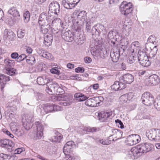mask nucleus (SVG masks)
<instances>
[{"label":"nucleus","mask_w":160,"mask_h":160,"mask_svg":"<svg viewBox=\"0 0 160 160\" xmlns=\"http://www.w3.org/2000/svg\"><path fill=\"white\" fill-rule=\"evenodd\" d=\"M62 138V135L58 133L57 135L53 136L52 138V141L56 142H59Z\"/></svg>","instance_id":"obj_49"},{"label":"nucleus","mask_w":160,"mask_h":160,"mask_svg":"<svg viewBox=\"0 0 160 160\" xmlns=\"http://www.w3.org/2000/svg\"><path fill=\"white\" fill-rule=\"evenodd\" d=\"M91 53L93 56L97 57L99 56L101 58H104L108 56V52L107 49L104 48H102L99 51L97 50L93 52H91Z\"/></svg>","instance_id":"obj_12"},{"label":"nucleus","mask_w":160,"mask_h":160,"mask_svg":"<svg viewBox=\"0 0 160 160\" xmlns=\"http://www.w3.org/2000/svg\"><path fill=\"white\" fill-rule=\"evenodd\" d=\"M62 37L63 39L67 42H70L73 40V35L70 31L65 32L62 34Z\"/></svg>","instance_id":"obj_21"},{"label":"nucleus","mask_w":160,"mask_h":160,"mask_svg":"<svg viewBox=\"0 0 160 160\" xmlns=\"http://www.w3.org/2000/svg\"><path fill=\"white\" fill-rule=\"evenodd\" d=\"M51 26L52 27L54 26H59L63 29L67 28L66 23H64L59 18H56L52 20Z\"/></svg>","instance_id":"obj_16"},{"label":"nucleus","mask_w":160,"mask_h":160,"mask_svg":"<svg viewBox=\"0 0 160 160\" xmlns=\"http://www.w3.org/2000/svg\"><path fill=\"white\" fill-rule=\"evenodd\" d=\"M41 26V30L42 32L43 33H47L48 31L50 28L52 30L54 29L53 28L50 26V25H49L48 24H47V25L42 24V25H40Z\"/></svg>","instance_id":"obj_36"},{"label":"nucleus","mask_w":160,"mask_h":160,"mask_svg":"<svg viewBox=\"0 0 160 160\" xmlns=\"http://www.w3.org/2000/svg\"><path fill=\"white\" fill-rule=\"evenodd\" d=\"M126 87L125 84L121 82L115 81L114 84L111 86V88L114 90H120L123 89Z\"/></svg>","instance_id":"obj_18"},{"label":"nucleus","mask_w":160,"mask_h":160,"mask_svg":"<svg viewBox=\"0 0 160 160\" xmlns=\"http://www.w3.org/2000/svg\"><path fill=\"white\" fill-rule=\"evenodd\" d=\"M15 34L10 30L6 29L3 33V38L4 40H9L12 41L14 40Z\"/></svg>","instance_id":"obj_14"},{"label":"nucleus","mask_w":160,"mask_h":160,"mask_svg":"<svg viewBox=\"0 0 160 160\" xmlns=\"http://www.w3.org/2000/svg\"><path fill=\"white\" fill-rule=\"evenodd\" d=\"M148 84L150 85H155L160 82V79L158 75L153 74L150 76L148 78Z\"/></svg>","instance_id":"obj_19"},{"label":"nucleus","mask_w":160,"mask_h":160,"mask_svg":"<svg viewBox=\"0 0 160 160\" xmlns=\"http://www.w3.org/2000/svg\"><path fill=\"white\" fill-rule=\"evenodd\" d=\"M138 151L137 146L132 148L128 152V157L132 159L137 158L139 156V153Z\"/></svg>","instance_id":"obj_13"},{"label":"nucleus","mask_w":160,"mask_h":160,"mask_svg":"<svg viewBox=\"0 0 160 160\" xmlns=\"http://www.w3.org/2000/svg\"><path fill=\"white\" fill-rule=\"evenodd\" d=\"M112 114V112L110 110L102 111L98 113V119L101 122H106Z\"/></svg>","instance_id":"obj_10"},{"label":"nucleus","mask_w":160,"mask_h":160,"mask_svg":"<svg viewBox=\"0 0 160 160\" xmlns=\"http://www.w3.org/2000/svg\"><path fill=\"white\" fill-rule=\"evenodd\" d=\"M10 157L8 155L3 153L0 154V160H7Z\"/></svg>","instance_id":"obj_56"},{"label":"nucleus","mask_w":160,"mask_h":160,"mask_svg":"<svg viewBox=\"0 0 160 160\" xmlns=\"http://www.w3.org/2000/svg\"><path fill=\"white\" fill-rule=\"evenodd\" d=\"M56 98L58 101L62 102L72 101V97L69 96H65L61 95L57 96Z\"/></svg>","instance_id":"obj_31"},{"label":"nucleus","mask_w":160,"mask_h":160,"mask_svg":"<svg viewBox=\"0 0 160 160\" xmlns=\"http://www.w3.org/2000/svg\"><path fill=\"white\" fill-rule=\"evenodd\" d=\"M74 146V142L72 141H69L65 144L63 148V152L65 154L66 152L69 153L72 152V149Z\"/></svg>","instance_id":"obj_17"},{"label":"nucleus","mask_w":160,"mask_h":160,"mask_svg":"<svg viewBox=\"0 0 160 160\" xmlns=\"http://www.w3.org/2000/svg\"><path fill=\"white\" fill-rule=\"evenodd\" d=\"M9 80V77H6L3 74L0 75V83L1 89L4 88V85L6 84V82Z\"/></svg>","instance_id":"obj_34"},{"label":"nucleus","mask_w":160,"mask_h":160,"mask_svg":"<svg viewBox=\"0 0 160 160\" xmlns=\"http://www.w3.org/2000/svg\"><path fill=\"white\" fill-rule=\"evenodd\" d=\"M34 127V138L36 139H40L43 135V127L39 122H36Z\"/></svg>","instance_id":"obj_6"},{"label":"nucleus","mask_w":160,"mask_h":160,"mask_svg":"<svg viewBox=\"0 0 160 160\" xmlns=\"http://www.w3.org/2000/svg\"><path fill=\"white\" fill-rule=\"evenodd\" d=\"M41 56L42 57L49 60H52L53 58V57L52 55L51 54L47 52H43Z\"/></svg>","instance_id":"obj_45"},{"label":"nucleus","mask_w":160,"mask_h":160,"mask_svg":"<svg viewBox=\"0 0 160 160\" xmlns=\"http://www.w3.org/2000/svg\"><path fill=\"white\" fill-rule=\"evenodd\" d=\"M62 5L65 8L68 9H72L74 7V5L70 0H63Z\"/></svg>","instance_id":"obj_32"},{"label":"nucleus","mask_w":160,"mask_h":160,"mask_svg":"<svg viewBox=\"0 0 160 160\" xmlns=\"http://www.w3.org/2000/svg\"><path fill=\"white\" fill-rule=\"evenodd\" d=\"M19 103L18 101L15 99L11 102H9L6 104V107L11 111L16 110L17 109L16 106Z\"/></svg>","instance_id":"obj_23"},{"label":"nucleus","mask_w":160,"mask_h":160,"mask_svg":"<svg viewBox=\"0 0 160 160\" xmlns=\"http://www.w3.org/2000/svg\"><path fill=\"white\" fill-rule=\"evenodd\" d=\"M12 130L18 136H21L22 135V131L18 127H15L13 128V127H11Z\"/></svg>","instance_id":"obj_47"},{"label":"nucleus","mask_w":160,"mask_h":160,"mask_svg":"<svg viewBox=\"0 0 160 160\" xmlns=\"http://www.w3.org/2000/svg\"><path fill=\"white\" fill-rule=\"evenodd\" d=\"M145 51L143 52L140 49L138 51V59L139 61L143 59L145 57H148L147 55L148 54V49L147 48V46L145 45Z\"/></svg>","instance_id":"obj_30"},{"label":"nucleus","mask_w":160,"mask_h":160,"mask_svg":"<svg viewBox=\"0 0 160 160\" xmlns=\"http://www.w3.org/2000/svg\"><path fill=\"white\" fill-rule=\"evenodd\" d=\"M146 135L150 140H156V129L147 130L146 132Z\"/></svg>","instance_id":"obj_26"},{"label":"nucleus","mask_w":160,"mask_h":160,"mask_svg":"<svg viewBox=\"0 0 160 160\" xmlns=\"http://www.w3.org/2000/svg\"><path fill=\"white\" fill-rule=\"evenodd\" d=\"M24 151V149L23 148H18L14 151V153L15 154H19Z\"/></svg>","instance_id":"obj_61"},{"label":"nucleus","mask_w":160,"mask_h":160,"mask_svg":"<svg viewBox=\"0 0 160 160\" xmlns=\"http://www.w3.org/2000/svg\"><path fill=\"white\" fill-rule=\"evenodd\" d=\"M60 12V6L58 2H51L49 6V13L58 15Z\"/></svg>","instance_id":"obj_9"},{"label":"nucleus","mask_w":160,"mask_h":160,"mask_svg":"<svg viewBox=\"0 0 160 160\" xmlns=\"http://www.w3.org/2000/svg\"><path fill=\"white\" fill-rule=\"evenodd\" d=\"M94 140H95L96 142L98 144L101 143L103 145H108L109 143L108 142H106L104 141L103 139H101L99 138H94Z\"/></svg>","instance_id":"obj_53"},{"label":"nucleus","mask_w":160,"mask_h":160,"mask_svg":"<svg viewBox=\"0 0 160 160\" xmlns=\"http://www.w3.org/2000/svg\"><path fill=\"white\" fill-rule=\"evenodd\" d=\"M87 13L84 11L79 12L77 16V21L73 24L74 31L79 32L81 31L83 26L86 23V28L87 31H88L91 28V24L93 22L92 20V17L87 18Z\"/></svg>","instance_id":"obj_1"},{"label":"nucleus","mask_w":160,"mask_h":160,"mask_svg":"<svg viewBox=\"0 0 160 160\" xmlns=\"http://www.w3.org/2000/svg\"><path fill=\"white\" fill-rule=\"evenodd\" d=\"M25 35V32L24 30L22 29L19 30L17 31V36L19 38H22Z\"/></svg>","instance_id":"obj_54"},{"label":"nucleus","mask_w":160,"mask_h":160,"mask_svg":"<svg viewBox=\"0 0 160 160\" xmlns=\"http://www.w3.org/2000/svg\"><path fill=\"white\" fill-rule=\"evenodd\" d=\"M110 57L112 61L113 62H117L118 61L119 58V53L117 52H111Z\"/></svg>","instance_id":"obj_39"},{"label":"nucleus","mask_w":160,"mask_h":160,"mask_svg":"<svg viewBox=\"0 0 160 160\" xmlns=\"http://www.w3.org/2000/svg\"><path fill=\"white\" fill-rule=\"evenodd\" d=\"M156 140H160V130L156 129Z\"/></svg>","instance_id":"obj_62"},{"label":"nucleus","mask_w":160,"mask_h":160,"mask_svg":"<svg viewBox=\"0 0 160 160\" xmlns=\"http://www.w3.org/2000/svg\"><path fill=\"white\" fill-rule=\"evenodd\" d=\"M92 29L93 31L94 30L93 29H94L96 31L99 32L100 31H102L104 29V27L102 25L98 24L96 25V29L94 27L92 28Z\"/></svg>","instance_id":"obj_55"},{"label":"nucleus","mask_w":160,"mask_h":160,"mask_svg":"<svg viewBox=\"0 0 160 160\" xmlns=\"http://www.w3.org/2000/svg\"><path fill=\"white\" fill-rule=\"evenodd\" d=\"M5 63L8 66L12 67L15 65V61L14 60L6 59L4 60Z\"/></svg>","instance_id":"obj_50"},{"label":"nucleus","mask_w":160,"mask_h":160,"mask_svg":"<svg viewBox=\"0 0 160 160\" xmlns=\"http://www.w3.org/2000/svg\"><path fill=\"white\" fill-rule=\"evenodd\" d=\"M16 70L13 68H8L5 70V72L8 75L12 76L15 73Z\"/></svg>","instance_id":"obj_46"},{"label":"nucleus","mask_w":160,"mask_h":160,"mask_svg":"<svg viewBox=\"0 0 160 160\" xmlns=\"http://www.w3.org/2000/svg\"><path fill=\"white\" fill-rule=\"evenodd\" d=\"M80 32V34L79 36L78 35V38L76 40L78 44L81 45L84 43L85 41V36H84L83 32H81V31L79 32Z\"/></svg>","instance_id":"obj_38"},{"label":"nucleus","mask_w":160,"mask_h":160,"mask_svg":"<svg viewBox=\"0 0 160 160\" xmlns=\"http://www.w3.org/2000/svg\"><path fill=\"white\" fill-rule=\"evenodd\" d=\"M112 132L113 133V134H115L116 139H120L122 137V132L119 130L117 129H113L112 130Z\"/></svg>","instance_id":"obj_41"},{"label":"nucleus","mask_w":160,"mask_h":160,"mask_svg":"<svg viewBox=\"0 0 160 160\" xmlns=\"http://www.w3.org/2000/svg\"><path fill=\"white\" fill-rule=\"evenodd\" d=\"M52 39L53 38L51 35H45L44 37V44L47 46H49L51 45Z\"/></svg>","instance_id":"obj_33"},{"label":"nucleus","mask_w":160,"mask_h":160,"mask_svg":"<svg viewBox=\"0 0 160 160\" xmlns=\"http://www.w3.org/2000/svg\"><path fill=\"white\" fill-rule=\"evenodd\" d=\"M9 117L11 119L13 118L16 119L18 118V115L16 114L14 112H12L9 115Z\"/></svg>","instance_id":"obj_60"},{"label":"nucleus","mask_w":160,"mask_h":160,"mask_svg":"<svg viewBox=\"0 0 160 160\" xmlns=\"http://www.w3.org/2000/svg\"><path fill=\"white\" fill-rule=\"evenodd\" d=\"M50 72L51 73L57 74H60V71L58 69L55 68H53L50 70Z\"/></svg>","instance_id":"obj_64"},{"label":"nucleus","mask_w":160,"mask_h":160,"mask_svg":"<svg viewBox=\"0 0 160 160\" xmlns=\"http://www.w3.org/2000/svg\"><path fill=\"white\" fill-rule=\"evenodd\" d=\"M8 13L14 18H18L20 16L19 12L16 7H11L8 11Z\"/></svg>","instance_id":"obj_25"},{"label":"nucleus","mask_w":160,"mask_h":160,"mask_svg":"<svg viewBox=\"0 0 160 160\" xmlns=\"http://www.w3.org/2000/svg\"><path fill=\"white\" fill-rule=\"evenodd\" d=\"M157 38L154 36L151 35L149 37L147 40V42L148 43L152 44L155 46H157L158 44V42L157 40Z\"/></svg>","instance_id":"obj_40"},{"label":"nucleus","mask_w":160,"mask_h":160,"mask_svg":"<svg viewBox=\"0 0 160 160\" xmlns=\"http://www.w3.org/2000/svg\"><path fill=\"white\" fill-rule=\"evenodd\" d=\"M136 146L139 153V156L151 151L154 148L153 144L148 142L142 143Z\"/></svg>","instance_id":"obj_2"},{"label":"nucleus","mask_w":160,"mask_h":160,"mask_svg":"<svg viewBox=\"0 0 160 160\" xmlns=\"http://www.w3.org/2000/svg\"><path fill=\"white\" fill-rule=\"evenodd\" d=\"M128 144L130 146H132L136 144L130 136V138L128 140Z\"/></svg>","instance_id":"obj_59"},{"label":"nucleus","mask_w":160,"mask_h":160,"mask_svg":"<svg viewBox=\"0 0 160 160\" xmlns=\"http://www.w3.org/2000/svg\"><path fill=\"white\" fill-rule=\"evenodd\" d=\"M27 62L30 65H32L36 63L34 57L32 56H28L26 59Z\"/></svg>","instance_id":"obj_42"},{"label":"nucleus","mask_w":160,"mask_h":160,"mask_svg":"<svg viewBox=\"0 0 160 160\" xmlns=\"http://www.w3.org/2000/svg\"><path fill=\"white\" fill-rule=\"evenodd\" d=\"M123 28L126 32L129 33L132 31V27L130 24L127 22H124L123 24Z\"/></svg>","instance_id":"obj_43"},{"label":"nucleus","mask_w":160,"mask_h":160,"mask_svg":"<svg viewBox=\"0 0 160 160\" xmlns=\"http://www.w3.org/2000/svg\"><path fill=\"white\" fill-rule=\"evenodd\" d=\"M47 14L46 13L43 12L40 15L38 21L39 25H42V24H45L46 21H47L48 22L51 21V19L48 18L49 17H51V15H48L47 16Z\"/></svg>","instance_id":"obj_15"},{"label":"nucleus","mask_w":160,"mask_h":160,"mask_svg":"<svg viewBox=\"0 0 160 160\" xmlns=\"http://www.w3.org/2000/svg\"><path fill=\"white\" fill-rule=\"evenodd\" d=\"M75 71L76 72L82 73L84 71V69L83 67H79L76 68Z\"/></svg>","instance_id":"obj_63"},{"label":"nucleus","mask_w":160,"mask_h":160,"mask_svg":"<svg viewBox=\"0 0 160 160\" xmlns=\"http://www.w3.org/2000/svg\"><path fill=\"white\" fill-rule=\"evenodd\" d=\"M120 10L122 14L125 16L131 13L133 10L132 3L123 2L120 6Z\"/></svg>","instance_id":"obj_5"},{"label":"nucleus","mask_w":160,"mask_h":160,"mask_svg":"<svg viewBox=\"0 0 160 160\" xmlns=\"http://www.w3.org/2000/svg\"><path fill=\"white\" fill-rule=\"evenodd\" d=\"M33 116L32 114H24L22 117V125L25 129L29 130L32 127V123L33 122Z\"/></svg>","instance_id":"obj_4"},{"label":"nucleus","mask_w":160,"mask_h":160,"mask_svg":"<svg viewBox=\"0 0 160 160\" xmlns=\"http://www.w3.org/2000/svg\"><path fill=\"white\" fill-rule=\"evenodd\" d=\"M142 99L143 103L146 105H151L152 104H154L155 106L156 105L153 96L149 92L144 93L142 95Z\"/></svg>","instance_id":"obj_8"},{"label":"nucleus","mask_w":160,"mask_h":160,"mask_svg":"<svg viewBox=\"0 0 160 160\" xmlns=\"http://www.w3.org/2000/svg\"><path fill=\"white\" fill-rule=\"evenodd\" d=\"M51 79H50L48 77L44 76L38 78L37 82L39 85H43L46 84H47L48 81L51 82Z\"/></svg>","instance_id":"obj_22"},{"label":"nucleus","mask_w":160,"mask_h":160,"mask_svg":"<svg viewBox=\"0 0 160 160\" xmlns=\"http://www.w3.org/2000/svg\"><path fill=\"white\" fill-rule=\"evenodd\" d=\"M81 130H80L79 132L82 133H85V132H93L99 131V128H97L96 127L91 128L82 127V128H81Z\"/></svg>","instance_id":"obj_28"},{"label":"nucleus","mask_w":160,"mask_h":160,"mask_svg":"<svg viewBox=\"0 0 160 160\" xmlns=\"http://www.w3.org/2000/svg\"><path fill=\"white\" fill-rule=\"evenodd\" d=\"M104 99L102 97H98L88 99L85 102V105L91 107H96L102 105Z\"/></svg>","instance_id":"obj_3"},{"label":"nucleus","mask_w":160,"mask_h":160,"mask_svg":"<svg viewBox=\"0 0 160 160\" xmlns=\"http://www.w3.org/2000/svg\"><path fill=\"white\" fill-rule=\"evenodd\" d=\"M48 82L47 84L46 91L48 94L52 95L54 93H57L58 89H61L58 84L56 82Z\"/></svg>","instance_id":"obj_7"},{"label":"nucleus","mask_w":160,"mask_h":160,"mask_svg":"<svg viewBox=\"0 0 160 160\" xmlns=\"http://www.w3.org/2000/svg\"><path fill=\"white\" fill-rule=\"evenodd\" d=\"M136 144L138 143L141 140L140 136L138 134H133L130 135Z\"/></svg>","instance_id":"obj_51"},{"label":"nucleus","mask_w":160,"mask_h":160,"mask_svg":"<svg viewBox=\"0 0 160 160\" xmlns=\"http://www.w3.org/2000/svg\"><path fill=\"white\" fill-rule=\"evenodd\" d=\"M3 132L6 134L7 135L9 136L10 137L12 138H13L14 140H15L17 139L16 137L14 138V136L13 134L11 133L7 130H5L3 131Z\"/></svg>","instance_id":"obj_58"},{"label":"nucleus","mask_w":160,"mask_h":160,"mask_svg":"<svg viewBox=\"0 0 160 160\" xmlns=\"http://www.w3.org/2000/svg\"><path fill=\"white\" fill-rule=\"evenodd\" d=\"M140 64L143 67H147L151 64V61L148 58V57H145L144 59L139 61Z\"/></svg>","instance_id":"obj_37"},{"label":"nucleus","mask_w":160,"mask_h":160,"mask_svg":"<svg viewBox=\"0 0 160 160\" xmlns=\"http://www.w3.org/2000/svg\"><path fill=\"white\" fill-rule=\"evenodd\" d=\"M131 52L132 53L135 52L137 53L138 50L140 49V44L138 41H135L132 42L131 45Z\"/></svg>","instance_id":"obj_29"},{"label":"nucleus","mask_w":160,"mask_h":160,"mask_svg":"<svg viewBox=\"0 0 160 160\" xmlns=\"http://www.w3.org/2000/svg\"><path fill=\"white\" fill-rule=\"evenodd\" d=\"M11 143V141L8 139L2 140L1 141L0 146L2 148L8 149L12 147Z\"/></svg>","instance_id":"obj_27"},{"label":"nucleus","mask_w":160,"mask_h":160,"mask_svg":"<svg viewBox=\"0 0 160 160\" xmlns=\"http://www.w3.org/2000/svg\"><path fill=\"white\" fill-rule=\"evenodd\" d=\"M30 16L29 12L28 11H26L23 15L24 18V21L25 22L27 23L29 21Z\"/></svg>","instance_id":"obj_48"},{"label":"nucleus","mask_w":160,"mask_h":160,"mask_svg":"<svg viewBox=\"0 0 160 160\" xmlns=\"http://www.w3.org/2000/svg\"><path fill=\"white\" fill-rule=\"evenodd\" d=\"M120 79L122 80L124 82L129 84L131 83L133 81L134 78L131 74H127L121 77Z\"/></svg>","instance_id":"obj_20"},{"label":"nucleus","mask_w":160,"mask_h":160,"mask_svg":"<svg viewBox=\"0 0 160 160\" xmlns=\"http://www.w3.org/2000/svg\"><path fill=\"white\" fill-rule=\"evenodd\" d=\"M43 109L45 112L49 113L52 111H60L61 108L58 106L48 103L44 105Z\"/></svg>","instance_id":"obj_11"},{"label":"nucleus","mask_w":160,"mask_h":160,"mask_svg":"<svg viewBox=\"0 0 160 160\" xmlns=\"http://www.w3.org/2000/svg\"><path fill=\"white\" fill-rule=\"evenodd\" d=\"M67 160H79L78 156L74 155H68L66 158Z\"/></svg>","instance_id":"obj_52"},{"label":"nucleus","mask_w":160,"mask_h":160,"mask_svg":"<svg viewBox=\"0 0 160 160\" xmlns=\"http://www.w3.org/2000/svg\"><path fill=\"white\" fill-rule=\"evenodd\" d=\"M134 58H136V57L132 55L130 56L128 60V62L130 64L134 63L135 61Z\"/></svg>","instance_id":"obj_57"},{"label":"nucleus","mask_w":160,"mask_h":160,"mask_svg":"<svg viewBox=\"0 0 160 160\" xmlns=\"http://www.w3.org/2000/svg\"><path fill=\"white\" fill-rule=\"evenodd\" d=\"M133 96L132 92L123 95L120 97V101L122 103L126 102L128 100H130L132 98Z\"/></svg>","instance_id":"obj_24"},{"label":"nucleus","mask_w":160,"mask_h":160,"mask_svg":"<svg viewBox=\"0 0 160 160\" xmlns=\"http://www.w3.org/2000/svg\"><path fill=\"white\" fill-rule=\"evenodd\" d=\"M120 43L121 45L124 47L123 50H124L128 46L129 40L126 38H122L120 40Z\"/></svg>","instance_id":"obj_44"},{"label":"nucleus","mask_w":160,"mask_h":160,"mask_svg":"<svg viewBox=\"0 0 160 160\" xmlns=\"http://www.w3.org/2000/svg\"><path fill=\"white\" fill-rule=\"evenodd\" d=\"M156 48L157 46H154L152 49L150 48L149 49L151 51L149 52V50L148 49V54H147L148 55V58H152L155 56L158 50Z\"/></svg>","instance_id":"obj_35"}]
</instances>
